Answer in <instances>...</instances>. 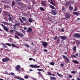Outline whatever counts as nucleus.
I'll return each mask as SVG.
<instances>
[{
	"mask_svg": "<svg viewBox=\"0 0 80 80\" xmlns=\"http://www.w3.org/2000/svg\"><path fill=\"white\" fill-rule=\"evenodd\" d=\"M15 34H16V35H18V36L21 37H24V35H23V33L21 32H18V31L16 32Z\"/></svg>",
	"mask_w": 80,
	"mask_h": 80,
	"instance_id": "nucleus-1",
	"label": "nucleus"
},
{
	"mask_svg": "<svg viewBox=\"0 0 80 80\" xmlns=\"http://www.w3.org/2000/svg\"><path fill=\"white\" fill-rule=\"evenodd\" d=\"M10 60V59L8 57H7L5 58H3L2 59V61L3 62H9Z\"/></svg>",
	"mask_w": 80,
	"mask_h": 80,
	"instance_id": "nucleus-2",
	"label": "nucleus"
},
{
	"mask_svg": "<svg viewBox=\"0 0 80 80\" xmlns=\"http://www.w3.org/2000/svg\"><path fill=\"white\" fill-rule=\"evenodd\" d=\"M1 25L2 27L3 28L5 31H6V32H9V30H8V28H7V27L6 26H5L4 25L2 24H1Z\"/></svg>",
	"mask_w": 80,
	"mask_h": 80,
	"instance_id": "nucleus-3",
	"label": "nucleus"
},
{
	"mask_svg": "<svg viewBox=\"0 0 80 80\" xmlns=\"http://www.w3.org/2000/svg\"><path fill=\"white\" fill-rule=\"evenodd\" d=\"M20 66L19 65H17L15 67V68L17 71L18 72H20L21 70H20Z\"/></svg>",
	"mask_w": 80,
	"mask_h": 80,
	"instance_id": "nucleus-4",
	"label": "nucleus"
},
{
	"mask_svg": "<svg viewBox=\"0 0 80 80\" xmlns=\"http://www.w3.org/2000/svg\"><path fill=\"white\" fill-rule=\"evenodd\" d=\"M30 67H31V68H39L40 67V66L37 65H33L32 64L30 65Z\"/></svg>",
	"mask_w": 80,
	"mask_h": 80,
	"instance_id": "nucleus-5",
	"label": "nucleus"
},
{
	"mask_svg": "<svg viewBox=\"0 0 80 80\" xmlns=\"http://www.w3.org/2000/svg\"><path fill=\"white\" fill-rule=\"evenodd\" d=\"M74 37H76V38H80V33H75L74 34Z\"/></svg>",
	"mask_w": 80,
	"mask_h": 80,
	"instance_id": "nucleus-6",
	"label": "nucleus"
},
{
	"mask_svg": "<svg viewBox=\"0 0 80 80\" xmlns=\"http://www.w3.org/2000/svg\"><path fill=\"white\" fill-rule=\"evenodd\" d=\"M62 57L63 58H65V60H66V61H67L68 62H70V61L69 60V59H68V58L67 57V56L62 55Z\"/></svg>",
	"mask_w": 80,
	"mask_h": 80,
	"instance_id": "nucleus-7",
	"label": "nucleus"
},
{
	"mask_svg": "<svg viewBox=\"0 0 80 80\" xmlns=\"http://www.w3.org/2000/svg\"><path fill=\"white\" fill-rule=\"evenodd\" d=\"M42 45H43V46L44 48H47V47L48 45V44L47 43V42H44L42 43Z\"/></svg>",
	"mask_w": 80,
	"mask_h": 80,
	"instance_id": "nucleus-8",
	"label": "nucleus"
},
{
	"mask_svg": "<svg viewBox=\"0 0 80 80\" xmlns=\"http://www.w3.org/2000/svg\"><path fill=\"white\" fill-rule=\"evenodd\" d=\"M51 13L52 15H56L57 14V13H56V11L53 10H52Z\"/></svg>",
	"mask_w": 80,
	"mask_h": 80,
	"instance_id": "nucleus-9",
	"label": "nucleus"
},
{
	"mask_svg": "<svg viewBox=\"0 0 80 80\" xmlns=\"http://www.w3.org/2000/svg\"><path fill=\"white\" fill-rule=\"evenodd\" d=\"M60 38L61 39H63V40H66V39H67L68 38L66 36H60Z\"/></svg>",
	"mask_w": 80,
	"mask_h": 80,
	"instance_id": "nucleus-10",
	"label": "nucleus"
},
{
	"mask_svg": "<svg viewBox=\"0 0 80 80\" xmlns=\"http://www.w3.org/2000/svg\"><path fill=\"white\" fill-rule=\"evenodd\" d=\"M27 32H32V28L29 27L28 29L27 30Z\"/></svg>",
	"mask_w": 80,
	"mask_h": 80,
	"instance_id": "nucleus-11",
	"label": "nucleus"
},
{
	"mask_svg": "<svg viewBox=\"0 0 80 80\" xmlns=\"http://www.w3.org/2000/svg\"><path fill=\"white\" fill-rule=\"evenodd\" d=\"M15 78H17V79H18V80H25L23 78H20V77H19V76H18V77H15Z\"/></svg>",
	"mask_w": 80,
	"mask_h": 80,
	"instance_id": "nucleus-12",
	"label": "nucleus"
},
{
	"mask_svg": "<svg viewBox=\"0 0 80 80\" xmlns=\"http://www.w3.org/2000/svg\"><path fill=\"white\" fill-rule=\"evenodd\" d=\"M38 74L40 75V76L41 77V78H43V75L42 74V73H41L40 72H38Z\"/></svg>",
	"mask_w": 80,
	"mask_h": 80,
	"instance_id": "nucleus-13",
	"label": "nucleus"
},
{
	"mask_svg": "<svg viewBox=\"0 0 80 80\" xmlns=\"http://www.w3.org/2000/svg\"><path fill=\"white\" fill-rule=\"evenodd\" d=\"M72 62L74 63H75V64H78L79 63V62L76 60H74L72 61Z\"/></svg>",
	"mask_w": 80,
	"mask_h": 80,
	"instance_id": "nucleus-14",
	"label": "nucleus"
},
{
	"mask_svg": "<svg viewBox=\"0 0 80 80\" xmlns=\"http://www.w3.org/2000/svg\"><path fill=\"white\" fill-rule=\"evenodd\" d=\"M41 4L43 7L46 6V4H45V1H43L42 2Z\"/></svg>",
	"mask_w": 80,
	"mask_h": 80,
	"instance_id": "nucleus-15",
	"label": "nucleus"
},
{
	"mask_svg": "<svg viewBox=\"0 0 80 80\" xmlns=\"http://www.w3.org/2000/svg\"><path fill=\"white\" fill-rule=\"evenodd\" d=\"M3 23L5 25H9V26H10L11 25H12V23H10L9 24V23H8L7 22H3Z\"/></svg>",
	"mask_w": 80,
	"mask_h": 80,
	"instance_id": "nucleus-16",
	"label": "nucleus"
},
{
	"mask_svg": "<svg viewBox=\"0 0 80 80\" xmlns=\"http://www.w3.org/2000/svg\"><path fill=\"white\" fill-rule=\"evenodd\" d=\"M73 15H77V16L79 15V13H78L77 12H73Z\"/></svg>",
	"mask_w": 80,
	"mask_h": 80,
	"instance_id": "nucleus-17",
	"label": "nucleus"
},
{
	"mask_svg": "<svg viewBox=\"0 0 80 80\" xmlns=\"http://www.w3.org/2000/svg\"><path fill=\"white\" fill-rule=\"evenodd\" d=\"M15 25H16V26L17 28H19V27H20V24L18 23H15Z\"/></svg>",
	"mask_w": 80,
	"mask_h": 80,
	"instance_id": "nucleus-18",
	"label": "nucleus"
},
{
	"mask_svg": "<svg viewBox=\"0 0 80 80\" xmlns=\"http://www.w3.org/2000/svg\"><path fill=\"white\" fill-rule=\"evenodd\" d=\"M50 79L51 80H57V79L54 77H50Z\"/></svg>",
	"mask_w": 80,
	"mask_h": 80,
	"instance_id": "nucleus-19",
	"label": "nucleus"
},
{
	"mask_svg": "<svg viewBox=\"0 0 80 80\" xmlns=\"http://www.w3.org/2000/svg\"><path fill=\"white\" fill-rule=\"evenodd\" d=\"M50 8H52V9H54V10H56V8H55L54 7V6H53L52 5H50Z\"/></svg>",
	"mask_w": 80,
	"mask_h": 80,
	"instance_id": "nucleus-20",
	"label": "nucleus"
},
{
	"mask_svg": "<svg viewBox=\"0 0 80 80\" xmlns=\"http://www.w3.org/2000/svg\"><path fill=\"white\" fill-rule=\"evenodd\" d=\"M69 9L70 10H71V11H72V10H73V7L71 6H69Z\"/></svg>",
	"mask_w": 80,
	"mask_h": 80,
	"instance_id": "nucleus-21",
	"label": "nucleus"
},
{
	"mask_svg": "<svg viewBox=\"0 0 80 80\" xmlns=\"http://www.w3.org/2000/svg\"><path fill=\"white\" fill-rule=\"evenodd\" d=\"M57 73L58 74V75L60 77H61V78H62V77H63V75L60 74L58 72H57Z\"/></svg>",
	"mask_w": 80,
	"mask_h": 80,
	"instance_id": "nucleus-22",
	"label": "nucleus"
},
{
	"mask_svg": "<svg viewBox=\"0 0 80 80\" xmlns=\"http://www.w3.org/2000/svg\"><path fill=\"white\" fill-rule=\"evenodd\" d=\"M40 9L41 11H44V10H45V9L42 7L40 8Z\"/></svg>",
	"mask_w": 80,
	"mask_h": 80,
	"instance_id": "nucleus-23",
	"label": "nucleus"
},
{
	"mask_svg": "<svg viewBox=\"0 0 80 80\" xmlns=\"http://www.w3.org/2000/svg\"><path fill=\"white\" fill-rule=\"evenodd\" d=\"M9 75L13 76V75H15V74L13 72H10L9 73Z\"/></svg>",
	"mask_w": 80,
	"mask_h": 80,
	"instance_id": "nucleus-24",
	"label": "nucleus"
},
{
	"mask_svg": "<svg viewBox=\"0 0 80 80\" xmlns=\"http://www.w3.org/2000/svg\"><path fill=\"white\" fill-rule=\"evenodd\" d=\"M57 40L58 41L57 43L58 44L60 42V38H58L57 39Z\"/></svg>",
	"mask_w": 80,
	"mask_h": 80,
	"instance_id": "nucleus-25",
	"label": "nucleus"
},
{
	"mask_svg": "<svg viewBox=\"0 0 80 80\" xmlns=\"http://www.w3.org/2000/svg\"><path fill=\"white\" fill-rule=\"evenodd\" d=\"M24 46L25 47H26L27 48H29V47H30V45L27 44H25Z\"/></svg>",
	"mask_w": 80,
	"mask_h": 80,
	"instance_id": "nucleus-26",
	"label": "nucleus"
},
{
	"mask_svg": "<svg viewBox=\"0 0 80 80\" xmlns=\"http://www.w3.org/2000/svg\"><path fill=\"white\" fill-rule=\"evenodd\" d=\"M37 70H38V71H42V72H45V71H44V70L42 69H37Z\"/></svg>",
	"mask_w": 80,
	"mask_h": 80,
	"instance_id": "nucleus-27",
	"label": "nucleus"
},
{
	"mask_svg": "<svg viewBox=\"0 0 80 80\" xmlns=\"http://www.w3.org/2000/svg\"><path fill=\"white\" fill-rule=\"evenodd\" d=\"M71 57L73 58V57H74L75 58H77V57H76V56L74 55V54H72V55H71Z\"/></svg>",
	"mask_w": 80,
	"mask_h": 80,
	"instance_id": "nucleus-28",
	"label": "nucleus"
},
{
	"mask_svg": "<svg viewBox=\"0 0 80 80\" xmlns=\"http://www.w3.org/2000/svg\"><path fill=\"white\" fill-rule=\"evenodd\" d=\"M50 64L51 65H52V66H53L55 65V63H54V62H50Z\"/></svg>",
	"mask_w": 80,
	"mask_h": 80,
	"instance_id": "nucleus-29",
	"label": "nucleus"
},
{
	"mask_svg": "<svg viewBox=\"0 0 80 80\" xmlns=\"http://www.w3.org/2000/svg\"><path fill=\"white\" fill-rule=\"evenodd\" d=\"M2 45L3 46L4 48H7V46L5 44H3Z\"/></svg>",
	"mask_w": 80,
	"mask_h": 80,
	"instance_id": "nucleus-30",
	"label": "nucleus"
},
{
	"mask_svg": "<svg viewBox=\"0 0 80 80\" xmlns=\"http://www.w3.org/2000/svg\"><path fill=\"white\" fill-rule=\"evenodd\" d=\"M28 21L30 23H32V22L33 21L30 18H29L28 19Z\"/></svg>",
	"mask_w": 80,
	"mask_h": 80,
	"instance_id": "nucleus-31",
	"label": "nucleus"
},
{
	"mask_svg": "<svg viewBox=\"0 0 80 80\" xmlns=\"http://www.w3.org/2000/svg\"><path fill=\"white\" fill-rule=\"evenodd\" d=\"M12 5L13 6L15 5V2L13 1L12 2Z\"/></svg>",
	"mask_w": 80,
	"mask_h": 80,
	"instance_id": "nucleus-32",
	"label": "nucleus"
},
{
	"mask_svg": "<svg viewBox=\"0 0 80 80\" xmlns=\"http://www.w3.org/2000/svg\"><path fill=\"white\" fill-rule=\"evenodd\" d=\"M4 7H5V8H8V7H9L8 6L6 5H4Z\"/></svg>",
	"mask_w": 80,
	"mask_h": 80,
	"instance_id": "nucleus-33",
	"label": "nucleus"
},
{
	"mask_svg": "<svg viewBox=\"0 0 80 80\" xmlns=\"http://www.w3.org/2000/svg\"><path fill=\"white\" fill-rule=\"evenodd\" d=\"M16 3H17V5H21V3H20V2H16Z\"/></svg>",
	"mask_w": 80,
	"mask_h": 80,
	"instance_id": "nucleus-34",
	"label": "nucleus"
},
{
	"mask_svg": "<svg viewBox=\"0 0 80 80\" xmlns=\"http://www.w3.org/2000/svg\"><path fill=\"white\" fill-rule=\"evenodd\" d=\"M73 51H76V50H77L76 46L74 47L73 48Z\"/></svg>",
	"mask_w": 80,
	"mask_h": 80,
	"instance_id": "nucleus-35",
	"label": "nucleus"
},
{
	"mask_svg": "<svg viewBox=\"0 0 80 80\" xmlns=\"http://www.w3.org/2000/svg\"><path fill=\"white\" fill-rule=\"evenodd\" d=\"M22 19L23 21H26V18H25L24 17H22Z\"/></svg>",
	"mask_w": 80,
	"mask_h": 80,
	"instance_id": "nucleus-36",
	"label": "nucleus"
},
{
	"mask_svg": "<svg viewBox=\"0 0 80 80\" xmlns=\"http://www.w3.org/2000/svg\"><path fill=\"white\" fill-rule=\"evenodd\" d=\"M10 33H13L14 31H13V30H10Z\"/></svg>",
	"mask_w": 80,
	"mask_h": 80,
	"instance_id": "nucleus-37",
	"label": "nucleus"
},
{
	"mask_svg": "<svg viewBox=\"0 0 80 80\" xmlns=\"http://www.w3.org/2000/svg\"><path fill=\"white\" fill-rule=\"evenodd\" d=\"M14 37L16 38H17L18 39H20L19 37H18V36H17V35H15Z\"/></svg>",
	"mask_w": 80,
	"mask_h": 80,
	"instance_id": "nucleus-38",
	"label": "nucleus"
},
{
	"mask_svg": "<svg viewBox=\"0 0 80 80\" xmlns=\"http://www.w3.org/2000/svg\"><path fill=\"white\" fill-rule=\"evenodd\" d=\"M11 45L12 47H14L15 48V47H16V45H15L13 43H11Z\"/></svg>",
	"mask_w": 80,
	"mask_h": 80,
	"instance_id": "nucleus-39",
	"label": "nucleus"
},
{
	"mask_svg": "<svg viewBox=\"0 0 80 80\" xmlns=\"http://www.w3.org/2000/svg\"><path fill=\"white\" fill-rule=\"evenodd\" d=\"M6 44L7 45H8V46H9V47H11V44L9 43H6Z\"/></svg>",
	"mask_w": 80,
	"mask_h": 80,
	"instance_id": "nucleus-40",
	"label": "nucleus"
},
{
	"mask_svg": "<svg viewBox=\"0 0 80 80\" xmlns=\"http://www.w3.org/2000/svg\"><path fill=\"white\" fill-rule=\"evenodd\" d=\"M9 17V18H8V20H9V21H12V18L10 16Z\"/></svg>",
	"mask_w": 80,
	"mask_h": 80,
	"instance_id": "nucleus-41",
	"label": "nucleus"
},
{
	"mask_svg": "<svg viewBox=\"0 0 80 80\" xmlns=\"http://www.w3.org/2000/svg\"><path fill=\"white\" fill-rule=\"evenodd\" d=\"M71 73H72L75 74V73H77V71H71Z\"/></svg>",
	"mask_w": 80,
	"mask_h": 80,
	"instance_id": "nucleus-42",
	"label": "nucleus"
},
{
	"mask_svg": "<svg viewBox=\"0 0 80 80\" xmlns=\"http://www.w3.org/2000/svg\"><path fill=\"white\" fill-rule=\"evenodd\" d=\"M66 18H70V16H69V15H66Z\"/></svg>",
	"mask_w": 80,
	"mask_h": 80,
	"instance_id": "nucleus-43",
	"label": "nucleus"
},
{
	"mask_svg": "<svg viewBox=\"0 0 80 80\" xmlns=\"http://www.w3.org/2000/svg\"><path fill=\"white\" fill-rule=\"evenodd\" d=\"M19 20L20 21V22H21V23H23V21L22 20V19L20 18H19Z\"/></svg>",
	"mask_w": 80,
	"mask_h": 80,
	"instance_id": "nucleus-44",
	"label": "nucleus"
},
{
	"mask_svg": "<svg viewBox=\"0 0 80 80\" xmlns=\"http://www.w3.org/2000/svg\"><path fill=\"white\" fill-rule=\"evenodd\" d=\"M24 78L25 79H27L28 78V77L27 76H24Z\"/></svg>",
	"mask_w": 80,
	"mask_h": 80,
	"instance_id": "nucleus-45",
	"label": "nucleus"
},
{
	"mask_svg": "<svg viewBox=\"0 0 80 80\" xmlns=\"http://www.w3.org/2000/svg\"><path fill=\"white\" fill-rule=\"evenodd\" d=\"M16 27H17L16 25H14L13 27V28H14V29H16V28H17Z\"/></svg>",
	"mask_w": 80,
	"mask_h": 80,
	"instance_id": "nucleus-46",
	"label": "nucleus"
},
{
	"mask_svg": "<svg viewBox=\"0 0 80 80\" xmlns=\"http://www.w3.org/2000/svg\"><path fill=\"white\" fill-rule=\"evenodd\" d=\"M48 73L49 75L52 76V73H51L50 72H48Z\"/></svg>",
	"mask_w": 80,
	"mask_h": 80,
	"instance_id": "nucleus-47",
	"label": "nucleus"
},
{
	"mask_svg": "<svg viewBox=\"0 0 80 80\" xmlns=\"http://www.w3.org/2000/svg\"><path fill=\"white\" fill-rule=\"evenodd\" d=\"M57 37H57V36H56L55 37H54V40H57Z\"/></svg>",
	"mask_w": 80,
	"mask_h": 80,
	"instance_id": "nucleus-48",
	"label": "nucleus"
},
{
	"mask_svg": "<svg viewBox=\"0 0 80 80\" xmlns=\"http://www.w3.org/2000/svg\"><path fill=\"white\" fill-rule=\"evenodd\" d=\"M78 53H77L75 54V55H76V57H78Z\"/></svg>",
	"mask_w": 80,
	"mask_h": 80,
	"instance_id": "nucleus-49",
	"label": "nucleus"
},
{
	"mask_svg": "<svg viewBox=\"0 0 80 80\" xmlns=\"http://www.w3.org/2000/svg\"><path fill=\"white\" fill-rule=\"evenodd\" d=\"M64 64L62 63L61 65L62 67H63V66H64Z\"/></svg>",
	"mask_w": 80,
	"mask_h": 80,
	"instance_id": "nucleus-50",
	"label": "nucleus"
},
{
	"mask_svg": "<svg viewBox=\"0 0 80 80\" xmlns=\"http://www.w3.org/2000/svg\"><path fill=\"white\" fill-rule=\"evenodd\" d=\"M4 74H6V75H8V72L5 71V72Z\"/></svg>",
	"mask_w": 80,
	"mask_h": 80,
	"instance_id": "nucleus-51",
	"label": "nucleus"
},
{
	"mask_svg": "<svg viewBox=\"0 0 80 80\" xmlns=\"http://www.w3.org/2000/svg\"><path fill=\"white\" fill-rule=\"evenodd\" d=\"M77 7H75V8H74V11H77Z\"/></svg>",
	"mask_w": 80,
	"mask_h": 80,
	"instance_id": "nucleus-52",
	"label": "nucleus"
},
{
	"mask_svg": "<svg viewBox=\"0 0 80 80\" xmlns=\"http://www.w3.org/2000/svg\"><path fill=\"white\" fill-rule=\"evenodd\" d=\"M44 52H48V50H47V49L44 50Z\"/></svg>",
	"mask_w": 80,
	"mask_h": 80,
	"instance_id": "nucleus-53",
	"label": "nucleus"
},
{
	"mask_svg": "<svg viewBox=\"0 0 80 80\" xmlns=\"http://www.w3.org/2000/svg\"><path fill=\"white\" fill-rule=\"evenodd\" d=\"M33 60V58H29V60H30V61H31V60Z\"/></svg>",
	"mask_w": 80,
	"mask_h": 80,
	"instance_id": "nucleus-54",
	"label": "nucleus"
},
{
	"mask_svg": "<svg viewBox=\"0 0 80 80\" xmlns=\"http://www.w3.org/2000/svg\"><path fill=\"white\" fill-rule=\"evenodd\" d=\"M65 6H66L67 7V6H68V4L67 3H66L65 4Z\"/></svg>",
	"mask_w": 80,
	"mask_h": 80,
	"instance_id": "nucleus-55",
	"label": "nucleus"
},
{
	"mask_svg": "<svg viewBox=\"0 0 80 80\" xmlns=\"http://www.w3.org/2000/svg\"><path fill=\"white\" fill-rule=\"evenodd\" d=\"M69 77L70 78H71L72 77V75H69Z\"/></svg>",
	"mask_w": 80,
	"mask_h": 80,
	"instance_id": "nucleus-56",
	"label": "nucleus"
},
{
	"mask_svg": "<svg viewBox=\"0 0 80 80\" xmlns=\"http://www.w3.org/2000/svg\"><path fill=\"white\" fill-rule=\"evenodd\" d=\"M50 3L51 4H53V2H52V1H51V2H50Z\"/></svg>",
	"mask_w": 80,
	"mask_h": 80,
	"instance_id": "nucleus-57",
	"label": "nucleus"
},
{
	"mask_svg": "<svg viewBox=\"0 0 80 80\" xmlns=\"http://www.w3.org/2000/svg\"><path fill=\"white\" fill-rule=\"evenodd\" d=\"M62 10H63V11L65 10V8H63V7L62 8Z\"/></svg>",
	"mask_w": 80,
	"mask_h": 80,
	"instance_id": "nucleus-58",
	"label": "nucleus"
},
{
	"mask_svg": "<svg viewBox=\"0 0 80 80\" xmlns=\"http://www.w3.org/2000/svg\"><path fill=\"white\" fill-rule=\"evenodd\" d=\"M79 44H80V42H78L77 43V45H79Z\"/></svg>",
	"mask_w": 80,
	"mask_h": 80,
	"instance_id": "nucleus-59",
	"label": "nucleus"
},
{
	"mask_svg": "<svg viewBox=\"0 0 80 80\" xmlns=\"http://www.w3.org/2000/svg\"><path fill=\"white\" fill-rule=\"evenodd\" d=\"M29 71H30V72H32V71H33V70H32V69H29Z\"/></svg>",
	"mask_w": 80,
	"mask_h": 80,
	"instance_id": "nucleus-60",
	"label": "nucleus"
},
{
	"mask_svg": "<svg viewBox=\"0 0 80 80\" xmlns=\"http://www.w3.org/2000/svg\"><path fill=\"white\" fill-rule=\"evenodd\" d=\"M64 31H65V30H64V29H62L61 30V32H64Z\"/></svg>",
	"mask_w": 80,
	"mask_h": 80,
	"instance_id": "nucleus-61",
	"label": "nucleus"
},
{
	"mask_svg": "<svg viewBox=\"0 0 80 80\" xmlns=\"http://www.w3.org/2000/svg\"><path fill=\"white\" fill-rule=\"evenodd\" d=\"M77 79L78 80H80V78H78V77L77 78Z\"/></svg>",
	"mask_w": 80,
	"mask_h": 80,
	"instance_id": "nucleus-62",
	"label": "nucleus"
},
{
	"mask_svg": "<svg viewBox=\"0 0 80 80\" xmlns=\"http://www.w3.org/2000/svg\"><path fill=\"white\" fill-rule=\"evenodd\" d=\"M28 9H29V10H30L32 8L30 7H28Z\"/></svg>",
	"mask_w": 80,
	"mask_h": 80,
	"instance_id": "nucleus-63",
	"label": "nucleus"
},
{
	"mask_svg": "<svg viewBox=\"0 0 80 80\" xmlns=\"http://www.w3.org/2000/svg\"><path fill=\"white\" fill-rule=\"evenodd\" d=\"M67 3H68V5H70V2H67Z\"/></svg>",
	"mask_w": 80,
	"mask_h": 80,
	"instance_id": "nucleus-64",
	"label": "nucleus"
}]
</instances>
